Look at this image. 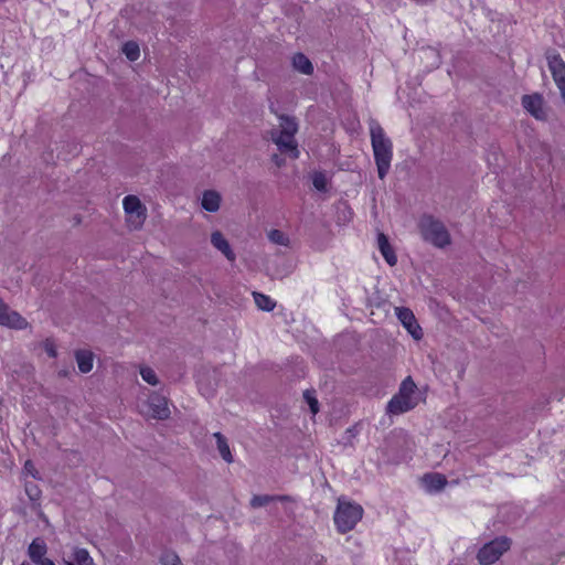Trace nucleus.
<instances>
[{"instance_id":"f257e3e1","label":"nucleus","mask_w":565,"mask_h":565,"mask_svg":"<svg viewBox=\"0 0 565 565\" xmlns=\"http://www.w3.org/2000/svg\"><path fill=\"white\" fill-rule=\"evenodd\" d=\"M369 128L377 174L383 180L391 169L393 143L375 119L370 120Z\"/></svg>"},{"instance_id":"f03ea898","label":"nucleus","mask_w":565,"mask_h":565,"mask_svg":"<svg viewBox=\"0 0 565 565\" xmlns=\"http://www.w3.org/2000/svg\"><path fill=\"white\" fill-rule=\"evenodd\" d=\"M298 125L291 117H281L279 129L270 131V139L282 153H288L291 158L299 157V150L295 140Z\"/></svg>"},{"instance_id":"7ed1b4c3","label":"nucleus","mask_w":565,"mask_h":565,"mask_svg":"<svg viewBox=\"0 0 565 565\" xmlns=\"http://www.w3.org/2000/svg\"><path fill=\"white\" fill-rule=\"evenodd\" d=\"M419 233L425 242L444 248L450 244V234L444 223L431 215H423L418 222Z\"/></svg>"},{"instance_id":"20e7f679","label":"nucleus","mask_w":565,"mask_h":565,"mask_svg":"<svg viewBox=\"0 0 565 565\" xmlns=\"http://www.w3.org/2000/svg\"><path fill=\"white\" fill-rule=\"evenodd\" d=\"M362 515L363 509L360 504L339 500L333 518L334 524L339 532L347 533L356 525Z\"/></svg>"},{"instance_id":"39448f33","label":"nucleus","mask_w":565,"mask_h":565,"mask_svg":"<svg viewBox=\"0 0 565 565\" xmlns=\"http://www.w3.org/2000/svg\"><path fill=\"white\" fill-rule=\"evenodd\" d=\"M510 546L511 541L508 537H497L479 550L478 561L481 565H491L497 562Z\"/></svg>"},{"instance_id":"423d86ee","label":"nucleus","mask_w":565,"mask_h":565,"mask_svg":"<svg viewBox=\"0 0 565 565\" xmlns=\"http://www.w3.org/2000/svg\"><path fill=\"white\" fill-rule=\"evenodd\" d=\"M126 220L130 228L138 230L146 221V207L136 195H127L122 201Z\"/></svg>"},{"instance_id":"0eeeda50","label":"nucleus","mask_w":565,"mask_h":565,"mask_svg":"<svg viewBox=\"0 0 565 565\" xmlns=\"http://www.w3.org/2000/svg\"><path fill=\"white\" fill-rule=\"evenodd\" d=\"M0 326L23 330L28 327V321L19 312L11 310L0 298Z\"/></svg>"},{"instance_id":"6e6552de","label":"nucleus","mask_w":565,"mask_h":565,"mask_svg":"<svg viewBox=\"0 0 565 565\" xmlns=\"http://www.w3.org/2000/svg\"><path fill=\"white\" fill-rule=\"evenodd\" d=\"M396 316L403 327L408 331V333L415 339L420 340L423 337V331L420 326L418 324L413 311L408 308L396 307L395 308Z\"/></svg>"},{"instance_id":"1a4fd4ad","label":"nucleus","mask_w":565,"mask_h":565,"mask_svg":"<svg viewBox=\"0 0 565 565\" xmlns=\"http://www.w3.org/2000/svg\"><path fill=\"white\" fill-rule=\"evenodd\" d=\"M147 415L156 419H166L170 415V409L166 397L159 394H152L149 397Z\"/></svg>"},{"instance_id":"9d476101","label":"nucleus","mask_w":565,"mask_h":565,"mask_svg":"<svg viewBox=\"0 0 565 565\" xmlns=\"http://www.w3.org/2000/svg\"><path fill=\"white\" fill-rule=\"evenodd\" d=\"M548 67L565 102V63L558 55H551Z\"/></svg>"},{"instance_id":"9b49d317","label":"nucleus","mask_w":565,"mask_h":565,"mask_svg":"<svg viewBox=\"0 0 565 565\" xmlns=\"http://www.w3.org/2000/svg\"><path fill=\"white\" fill-rule=\"evenodd\" d=\"M543 104V98L539 94L524 95L522 98V106L524 109L534 118L540 120L546 118V111Z\"/></svg>"},{"instance_id":"f8f14e48","label":"nucleus","mask_w":565,"mask_h":565,"mask_svg":"<svg viewBox=\"0 0 565 565\" xmlns=\"http://www.w3.org/2000/svg\"><path fill=\"white\" fill-rule=\"evenodd\" d=\"M416 397H408L401 394H396L387 405V411L391 414L397 415L406 413L416 406Z\"/></svg>"},{"instance_id":"ddd939ff","label":"nucleus","mask_w":565,"mask_h":565,"mask_svg":"<svg viewBox=\"0 0 565 565\" xmlns=\"http://www.w3.org/2000/svg\"><path fill=\"white\" fill-rule=\"evenodd\" d=\"M211 244L213 245L214 248L220 250L231 263H233L236 259V255L231 248L228 241L224 237V235L221 232L215 231L211 234Z\"/></svg>"},{"instance_id":"4468645a","label":"nucleus","mask_w":565,"mask_h":565,"mask_svg":"<svg viewBox=\"0 0 565 565\" xmlns=\"http://www.w3.org/2000/svg\"><path fill=\"white\" fill-rule=\"evenodd\" d=\"M377 246H379V249H380L382 256L386 260V263L390 266L396 265V263H397L396 254H395L393 247L391 246L388 238L385 234L379 233Z\"/></svg>"},{"instance_id":"2eb2a0df","label":"nucleus","mask_w":565,"mask_h":565,"mask_svg":"<svg viewBox=\"0 0 565 565\" xmlns=\"http://www.w3.org/2000/svg\"><path fill=\"white\" fill-rule=\"evenodd\" d=\"M446 483V478L440 473H427L423 478V486L428 492L440 491Z\"/></svg>"},{"instance_id":"dca6fc26","label":"nucleus","mask_w":565,"mask_h":565,"mask_svg":"<svg viewBox=\"0 0 565 565\" xmlns=\"http://www.w3.org/2000/svg\"><path fill=\"white\" fill-rule=\"evenodd\" d=\"M46 552V543L40 537L34 539L28 548V555L34 564L45 557Z\"/></svg>"},{"instance_id":"f3484780","label":"nucleus","mask_w":565,"mask_h":565,"mask_svg":"<svg viewBox=\"0 0 565 565\" xmlns=\"http://www.w3.org/2000/svg\"><path fill=\"white\" fill-rule=\"evenodd\" d=\"M221 196L215 191H205L202 196V207L209 212H216L220 209Z\"/></svg>"},{"instance_id":"a211bd4d","label":"nucleus","mask_w":565,"mask_h":565,"mask_svg":"<svg viewBox=\"0 0 565 565\" xmlns=\"http://www.w3.org/2000/svg\"><path fill=\"white\" fill-rule=\"evenodd\" d=\"M76 362L78 365V370L82 373H88L93 369V353L86 350H79L76 352Z\"/></svg>"},{"instance_id":"6ab92c4d","label":"nucleus","mask_w":565,"mask_h":565,"mask_svg":"<svg viewBox=\"0 0 565 565\" xmlns=\"http://www.w3.org/2000/svg\"><path fill=\"white\" fill-rule=\"evenodd\" d=\"M292 66L302 74L309 75L313 67L310 60L302 53H298L292 57Z\"/></svg>"},{"instance_id":"aec40b11","label":"nucleus","mask_w":565,"mask_h":565,"mask_svg":"<svg viewBox=\"0 0 565 565\" xmlns=\"http://www.w3.org/2000/svg\"><path fill=\"white\" fill-rule=\"evenodd\" d=\"M214 437L216 439L217 449L220 451V455L226 462L233 461V456L231 454L228 444L225 439V437L221 433H215Z\"/></svg>"},{"instance_id":"412c9836","label":"nucleus","mask_w":565,"mask_h":565,"mask_svg":"<svg viewBox=\"0 0 565 565\" xmlns=\"http://www.w3.org/2000/svg\"><path fill=\"white\" fill-rule=\"evenodd\" d=\"M253 297L256 306L264 311H271L275 308V301L269 297L260 292H253Z\"/></svg>"},{"instance_id":"4be33fe9","label":"nucleus","mask_w":565,"mask_h":565,"mask_svg":"<svg viewBox=\"0 0 565 565\" xmlns=\"http://www.w3.org/2000/svg\"><path fill=\"white\" fill-rule=\"evenodd\" d=\"M122 53L126 55V57L129 61H131V62L137 61L140 56V49H139L138 43H136L134 41L126 42L122 46Z\"/></svg>"},{"instance_id":"5701e85b","label":"nucleus","mask_w":565,"mask_h":565,"mask_svg":"<svg viewBox=\"0 0 565 565\" xmlns=\"http://www.w3.org/2000/svg\"><path fill=\"white\" fill-rule=\"evenodd\" d=\"M73 557L76 565H94V559L85 548H75Z\"/></svg>"},{"instance_id":"b1692460","label":"nucleus","mask_w":565,"mask_h":565,"mask_svg":"<svg viewBox=\"0 0 565 565\" xmlns=\"http://www.w3.org/2000/svg\"><path fill=\"white\" fill-rule=\"evenodd\" d=\"M285 497H274V495H254L250 500V505L253 508H260L267 505L269 502L275 500H285Z\"/></svg>"},{"instance_id":"393cba45","label":"nucleus","mask_w":565,"mask_h":565,"mask_svg":"<svg viewBox=\"0 0 565 565\" xmlns=\"http://www.w3.org/2000/svg\"><path fill=\"white\" fill-rule=\"evenodd\" d=\"M268 238L271 243L280 246H288L289 245V238L285 235L284 232L279 230H271L268 233Z\"/></svg>"},{"instance_id":"a878e982","label":"nucleus","mask_w":565,"mask_h":565,"mask_svg":"<svg viewBox=\"0 0 565 565\" xmlns=\"http://www.w3.org/2000/svg\"><path fill=\"white\" fill-rule=\"evenodd\" d=\"M415 388L416 385L413 380L411 377H406L401 384L398 394L408 397H415Z\"/></svg>"},{"instance_id":"bb28decb","label":"nucleus","mask_w":565,"mask_h":565,"mask_svg":"<svg viewBox=\"0 0 565 565\" xmlns=\"http://www.w3.org/2000/svg\"><path fill=\"white\" fill-rule=\"evenodd\" d=\"M312 184L318 191H326L328 178L323 172H315L312 175Z\"/></svg>"},{"instance_id":"cd10ccee","label":"nucleus","mask_w":565,"mask_h":565,"mask_svg":"<svg viewBox=\"0 0 565 565\" xmlns=\"http://www.w3.org/2000/svg\"><path fill=\"white\" fill-rule=\"evenodd\" d=\"M140 375L142 380L150 385H157L159 383L154 371L149 366H142L140 369Z\"/></svg>"},{"instance_id":"c85d7f7f","label":"nucleus","mask_w":565,"mask_h":565,"mask_svg":"<svg viewBox=\"0 0 565 565\" xmlns=\"http://www.w3.org/2000/svg\"><path fill=\"white\" fill-rule=\"evenodd\" d=\"M25 493L30 498L31 501H36L41 497V490L34 482L25 483Z\"/></svg>"},{"instance_id":"c756f323","label":"nucleus","mask_w":565,"mask_h":565,"mask_svg":"<svg viewBox=\"0 0 565 565\" xmlns=\"http://www.w3.org/2000/svg\"><path fill=\"white\" fill-rule=\"evenodd\" d=\"M162 565H182L179 556L172 552H166L161 556Z\"/></svg>"},{"instance_id":"7c9ffc66","label":"nucleus","mask_w":565,"mask_h":565,"mask_svg":"<svg viewBox=\"0 0 565 565\" xmlns=\"http://www.w3.org/2000/svg\"><path fill=\"white\" fill-rule=\"evenodd\" d=\"M303 397L309 405L310 412L313 415H316L319 412V405H318L317 398L308 391L303 394Z\"/></svg>"},{"instance_id":"2f4dec72","label":"nucleus","mask_w":565,"mask_h":565,"mask_svg":"<svg viewBox=\"0 0 565 565\" xmlns=\"http://www.w3.org/2000/svg\"><path fill=\"white\" fill-rule=\"evenodd\" d=\"M23 473L31 476L33 479H39V472L35 469L34 463L31 460H26L23 467Z\"/></svg>"},{"instance_id":"473e14b6","label":"nucleus","mask_w":565,"mask_h":565,"mask_svg":"<svg viewBox=\"0 0 565 565\" xmlns=\"http://www.w3.org/2000/svg\"><path fill=\"white\" fill-rule=\"evenodd\" d=\"M45 351L46 353L51 356V358H55L56 356V350H55V347L52 342L50 341H46L45 342Z\"/></svg>"},{"instance_id":"72a5a7b5","label":"nucleus","mask_w":565,"mask_h":565,"mask_svg":"<svg viewBox=\"0 0 565 565\" xmlns=\"http://www.w3.org/2000/svg\"><path fill=\"white\" fill-rule=\"evenodd\" d=\"M36 565H55L54 562L47 557H43L42 559H40L38 563H35Z\"/></svg>"},{"instance_id":"f704fd0d","label":"nucleus","mask_w":565,"mask_h":565,"mask_svg":"<svg viewBox=\"0 0 565 565\" xmlns=\"http://www.w3.org/2000/svg\"><path fill=\"white\" fill-rule=\"evenodd\" d=\"M423 53L426 55V56H435L436 58H438V54L436 53L435 50L433 49H427V50H424Z\"/></svg>"},{"instance_id":"c9c22d12","label":"nucleus","mask_w":565,"mask_h":565,"mask_svg":"<svg viewBox=\"0 0 565 565\" xmlns=\"http://www.w3.org/2000/svg\"><path fill=\"white\" fill-rule=\"evenodd\" d=\"M273 160H274L278 166H280L281 161H280V159H279V157H278L277 154H275V156L273 157Z\"/></svg>"},{"instance_id":"e433bc0d","label":"nucleus","mask_w":565,"mask_h":565,"mask_svg":"<svg viewBox=\"0 0 565 565\" xmlns=\"http://www.w3.org/2000/svg\"><path fill=\"white\" fill-rule=\"evenodd\" d=\"M66 565H75V564L72 562H66Z\"/></svg>"},{"instance_id":"4c0bfd02","label":"nucleus","mask_w":565,"mask_h":565,"mask_svg":"<svg viewBox=\"0 0 565 565\" xmlns=\"http://www.w3.org/2000/svg\"><path fill=\"white\" fill-rule=\"evenodd\" d=\"M21 565H30V564H28V563H22Z\"/></svg>"}]
</instances>
